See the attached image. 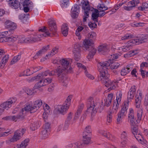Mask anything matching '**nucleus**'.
Returning <instances> with one entry per match:
<instances>
[{
	"label": "nucleus",
	"instance_id": "19",
	"mask_svg": "<svg viewBox=\"0 0 148 148\" xmlns=\"http://www.w3.org/2000/svg\"><path fill=\"white\" fill-rule=\"evenodd\" d=\"M82 3V8L84 11V14L85 16H89V12L90 10V7L89 4V2H86L85 1L83 0L81 2Z\"/></svg>",
	"mask_w": 148,
	"mask_h": 148
},
{
	"label": "nucleus",
	"instance_id": "35",
	"mask_svg": "<svg viewBox=\"0 0 148 148\" xmlns=\"http://www.w3.org/2000/svg\"><path fill=\"white\" fill-rule=\"evenodd\" d=\"M21 57V54H19L18 55L15 56L11 61L10 64L11 65L14 64L15 63L20 60Z\"/></svg>",
	"mask_w": 148,
	"mask_h": 148
},
{
	"label": "nucleus",
	"instance_id": "55",
	"mask_svg": "<svg viewBox=\"0 0 148 148\" xmlns=\"http://www.w3.org/2000/svg\"><path fill=\"white\" fill-rule=\"evenodd\" d=\"M29 16V14H22L19 15V18L21 20H23L26 17L27 18Z\"/></svg>",
	"mask_w": 148,
	"mask_h": 148
},
{
	"label": "nucleus",
	"instance_id": "56",
	"mask_svg": "<svg viewBox=\"0 0 148 148\" xmlns=\"http://www.w3.org/2000/svg\"><path fill=\"white\" fill-rule=\"evenodd\" d=\"M132 37V35H130L128 34H127L123 37H122L121 39V40H125L126 39H129L131 38Z\"/></svg>",
	"mask_w": 148,
	"mask_h": 148
},
{
	"label": "nucleus",
	"instance_id": "49",
	"mask_svg": "<svg viewBox=\"0 0 148 148\" xmlns=\"http://www.w3.org/2000/svg\"><path fill=\"white\" fill-rule=\"evenodd\" d=\"M97 8L99 10H101V9H103V8H106L104 10H107L108 9V8L105 5L103 4H100L99 3L97 6Z\"/></svg>",
	"mask_w": 148,
	"mask_h": 148
},
{
	"label": "nucleus",
	"instance_id": "41",
	"mask_svg": "<svg viewBox=\"0 0 148 148\" xmlns=\"http://www.w3.org/2000/svg\"><path fill=\"white\" fill-rule=\"evenodd\" d=\"M112 62L110 63L112 64L111 65H110V67L111 69H117L119 67L120 64L118 62H114L113 63V61L112 60L111 61Z\"/></svg>",
	"mask_w": 148,
	"mask_h": 148
},
{
	"label": "nucleus",
	"instance_id": "28",
	"mask_svg": "<svg viewBox=\"0 0 148 148\" xmlns=\"http://www.w3.org/2000/svg\"><path fill=\"white\" fill-rule=\"evenodd\" d=\"M132 40L129 41L127 43L128 45L121 47V48L123 52H126L130 49L131 46L134 45V44L131 42Z\"/></svg>",
	"mask_w": 148,
	"mask_h": 148
},
{
	"label": "nucleus",
	"instance_id": "1",
	"mask_svg": "<svg viewBox=\"0 0 148 148\" xmlns=\"http://www.w3.org/2000/svg\"><path fill=\"white\" fill-rule=\"evenodd\" d=\"M99 105L100 103L98 102L95 103L93 98L91 97H90L87 101V110L86 112L84 113L82 116L80 118L81 120L83 121L86 119L87 114L86 112L91 113L92 115L96 113L97 111Z\"/></svg>",
	"mask_w": 148,
	"mask_h": 148
},
{
	"label": "nucleus",
	"instance_id": "47",
	"mask_svg": "<svg viewBox=\"0 0 148 148\" xmlns=\"http://www.w3.org/2000/svg\"><path fill=\"white\" fill-rule=\"evenodd\" d=\"M56 51V47L53 48L52 50L50 52V53H48L47 55H46V57H51L55 55V51Z\"/></svg>",
	"mask_w": 148,
	"mask_h": 148
},
{
	"label": "nucleus",
	"instance_id": "25",
	"mask_svg": "<svg viewBox=\"0 0 148 148\" xmlns=\"http://www.w3.org/2000/svg\"><path fill=\"white\" fill-rule=\"evenodd\" d=\"M135 87V86H133L130 89L128 92L127 98L128 99H131L134 97L136 91Z\"/></svg>",
	"mask_w": 148,
	"mask_h": 148
},
{
	"label": "nucleus",
	"instance_id": "29",
	"mask_svg": "<svg viewBox=\"0 0 148 148\" xmlns=\"http://www.w3.org/2000/svg\"><path fill=\"white\" fill-rule=\"evenodd\" d=\"M40 124L41 123L40 122L36 121L34 122L33 123H32L30 124V128L32 130L34 131L37 129L38 127H39Z\"/></svg>",
	"mask_w": 148,
	"mask_h": 148
},
{
	"label": "nucleus",
	"instance_id": "59",
	"mask_svg": "<svg viewBox=\"0 0 148 148\" xmlns=\"http://www.w3.org/2000/svg\"><path fill=\"white\" fill-rule=\"evenodd\" d=\"M44 53L41 50L39 51L34 57V58L36 59L39 57V56H41V55Z\"/></svg>",
	"mask_w": 148,
	"mask_h": 148
},
{
	"label": "nucleus",
	"instance_id": "48",
	"mask_svg": "<svg viewBox=\"0 0 148 148\" xmlns=\"http://www.w3.org/2000/svg\"><path fill=\"white\" fill-rule=\"evenodd\" d=\"M73 114V113L71 112H69L67 115L66 119L65 121L70 122L72 118Z\"/></svg>",
	"mask_w": 148,
	"mask_h": 148
},
{
	"label": "nucleus",
	"instance_id": "11",
	"mask_svg": "<svg viewBox=\"0 0 148 148\" xmlns=\"http://www.w3.org/2000/svg\"><path fill=\"white\" fill-rule=\"evenodd\" d=\"M148 38V34H142L139 37H137L136 39L132 40L131 42L136 45H138L140 43H143L147 41Z\"/></svg>",
	"mask_w": 148,
	"mask_h": 148
},
{
	"label": "nucleus",
	"instance_id": "15",
	"mask_svg": "<svg viewBox=\"0 0 148 148\" xmlns=\"http://www.w3.org/2000/svg\"><path fill=\"white\" fill-rule=\"evenodd\" d=\"M40 79V81L38 82L34 86V87H35V89L40 88L42 86L47 85L51 83L52 81V79L48 78H46L44 79Z\"/></svg>",
	"mask_w": 148,
	"mask_h": 148
},
{
	"label": "nucleus",
	"instance_id": "4",
	"mask_svg": "<svg viewBox=\"0 0 148 148\" xmlns=\"http://www.w3.org/2000/svg\"><path fill=\"white\" fill-rule=\"evenodd\" d=\"M17 100L16 97L11 98L7 101L1 104L0 105V115L5 110H8L11 107L12 105L14 104Z\"/></svg>",
	"mask_w": 148,
	"mask_h": 148
},
{
	"label": "nucleus",
	"instance_id": "8",
	"mask_svg": "<svg viewBox=\"0 0 148 148\" xmlns=\"http://www.w3.org/2000/svg\"><path fill=\"white\" fill-rule=\"evenodd\" d=\"M142 113V110H139L137 112V119H136L134 116L128 118V121L130 122L131 125H135L140 122L141 119Z\"/></svg>",
	"mask_w": 148,
	"mask_h": 148
},
{
	"label": "nucleus",
	"instance_id": "57",
	"mask_svg": "<svg viewBox=\"0 0 148 148\" xmlns=\"http://www.w3.org/2000/svg\"><path fill=\"white\" fill-rule=\"evenodd\" d=\"M131 99H129L127 98V101L124 102V105L123 106L125 107V108H128L129 103L131 101Z\"/></svg>",
	"mask_w": 148,
	"mask_h": 148
},
{
	"label": "nucleus",
	"instance_id": "42",
	"mask_svg": "<svg viewBox=\"0 0 148 148\" xmlns=\"http://www.w3.org/2000/svg\"><path fill=\"white\" fill-rule=\"evenodd\" d=\"M29 0H21V5L23 7H28V4H29Z\"/></svg>",
	"mask_w": 148,
	"mask_h": 148
},
{
	"label": "nucleus",
	"instance_id": "62",
	"mask_svg": "<svg viewBox=\"0 0 148 148\" xmlns=\"http://www.w3.org/2000/svg\"><path fill=\"white\" fill-rule=\"evenodd\" d=\"M44 33L41 34L40 35V36L41 37H46L49 36L50 33L49 31V30H47L46 32H44Z\"/></svg>",
	"mask_w": 148,
	"mask_h": 148
},
{
	"label": "nucleus",
	"instance_id": "22",
	"mask_svg": "<svg viewBox=\"0 0 148 148\" xmlns=\"http://www.w3.org/2000/svg\"><path fill=\"white\" fill-rule=\"evenodd\" d=\"M10 2H9L8 3L10 7L14 9H17L19 7L20 9H21L22 6L21 1L20 2L16 0H10Z\"/></svg>",
	"mask_w": 148,
	"mask_h": 148
},
{
	"label": "nucleus",
	"instance_id": "7",
	"mask_svg": "<svg viewBox=\"0 0 148 148\" xmlns=\"http://www.w3.org/2000/svg\"><path fill=\"white\" fill-rule=\"evenodd\" d=\"M69 106V103L67 104H63L58 105L57 108V113L56 114V117H59L60 114L64 115L67 113Z\"/></svg>",
	"mask_w": 148,
	"mask_h": 148
},
{
	"label": "nucleus",
	"instance_id": "54",
	"mask_svg": "<svg viewBox=\"0 0 148 148\" xmlns=\"http://www.w3.org/2000/svg\"><path fill=\"white\" fill-rule=\"evenodd\" d=\"M144 105L146 107V109L148 111V96H146L145 98Z\"/></svg>",
	"mask_w": 148,
	"mask_h": 148
},
{
	"label": "nucleus",
	"instance_id": "63",
	"mask_svg": "<svg viewBox=\"0 0 148 148\" xmlns=\"http://www.w3.org/2000/svg\"><path fill=\"white\" fill-rule=\"evenodd\" d=\"M134 136L137 140H138L139 142H141L142 141V139L141 138H142V136L139 133L138 135H136Z\"/></svg>",
	"mask_w": 148,
	"mask_h": 148
},
{
	"label": "nucleus",
	"instance_id": "45",
	"mask_svg": "<svg viewBox=\"0 0 148 148\" xmlns=\"http://www.w3.org/2000/svg\"><path fill=\"white\" fill-rule=\"evenodd\" d=\"M100 79L102 81H103V82H105V85L107 87H109L110 86L111 84V82L108 80V78H107L106 79L104 80L101 79Z\"/></svg>",
	"mask_w": 148,
	"mask_h": 148
},
{
	"label": "nucleus",
	"instance_id": "37",
	"mask_svg": "<svg viewBox=\"0 0 148 148\" xmlns=\"http://www.w3.org/2000/svg\"><path fill=\"white\" fill-rule=\"evenodd\" d=\"M125 106H123V107L121 108V111L120 112L119 114H120V115L125 116L127 113V110L128 108H125Z\"/></svg>",
	"mask_w": 148,
	"mask_h": 148
},
{
	"label": "nucleus",
	"instance_id": "23",
	"mask_svg": "<svg viewBox=\"0 0 148 148\" xmlns=\"http://www.w3.org/2000/svg\"><path fill=\"white\" fill-rule=\"evenodd\" d=\"M18 37L16 36L14 37L13 36H6L5 37H3L0 39V42H2L8 41H10L14 42L17 40Z\"/></svg>",
	"mask_w": 148,
	"mask_h": 148
},
{
	"label": "nucleus",
	"instance_id": "44",
	"mask_svg": "<svg viewBox=\"0 0 148 148\" xmlns=\"http://www.w3.org/2000/svg\"><path fill=\"white\" fill-rule=\"evenodd\" d=\"M88 26L92 30L94 28L96 27L97 26V24L95 23H92L90 22L88 23Z\"/></svg>",
	"mask_w": 148,
	"mask_h": 148
},
{
	"label": "nucleus",
	"instance_id": "34",
	"mask_svg": "<svg viewBox=\"0 0 148 148\" xmlns=\"http://www.w3.org/2000/svg\"><path fill=\"white\" fill-rule=\"evenodd\" d=\"M29 141V138L25 139L20 145L19 147L20 148H26V146L28 145Z\"/></svg>",
	"mask_w": 148,
	"mask_h": 148
},
{
	"label": "nucleus",
	"instance_id": "46",
	"mask_svg": "<svg viewBox=\"0 0 148 148\" xmlns=\"http://www.w3.org/2000/svg\"><path fill=\"white\" fill-rule=\"evenodd\" d=\"M24 74L23 76H28L32 75L33 73L30 72V69H27L24 71Z\"/></svg>",
	"mask_w": 148,
	"mask_h": 148
},
{
	"label": "nucleus",
	"instance_id": "64",
	"mask_svg": "<svg viewBox=\"0 0 148 148\" xmlns=\"http://www.w3.org/2000/svg\"><path fill=\"white\" fill-rule=\"evenodd\" d=\"M75 143H70L66 145V148H76V146L75 145Z\"/></svg>",
	"mask_w": 148,
	"mask_h": 148
},
{
	"label": "nucleus",
	"instance_id": "9",
	"mask_svg": "<svg viewBox=\"0 0 148 148\" xmlns=\"http://www.w3.org/2000/svg\"><path fill=\"white\" fill-rule=\"evenodd\" d=\"M96 34L94 32L89 33L87 36V38H86L84 41L83 45L86 47L88 45L93 44V40H95L96 38Z\"/></svg>",
	"mask_w": 148,
	"mask_h": 148
},
{
	"label": "nucleus",
	"instance_id": "53",
	"mask_svg": "<svg viewBox=\"0 0 148 148\" xmlns=\"http://www.w3.org/2000/svg\"><path fill=\"white\" fill-rule=\"evenodd\" d=\"M73 54L74 55V58L75 60L77 61H78L80 59V52L73 53Z\"/></svg>",
	"mask_w": 148,
	"mask_h": 148
},
{
	"label": "nucleus",
	"instance_id": "32",
	"mask_svg": "<svg viewBox=\"0 0 148 148\" xmlns=\"http://www.w3.org/2000/svg\"><path fill=\"white\" fill-rule=\"evenodd\" d=\"M81 46L78 43H77L73 45V53L80 52Z\"/></svg>",
	"mask_w": 148,
	"mask_h": 148
},
{
	"label": "nucleus",
	"instance_id": "50",
	"mask_svg": "<svg viewBox=\"0 0 148 148\" xmlns=\"http://www.w3.org/2000/svg\"><path fill=\"white\" fill-rule=\"evenodd\" d=\"M124 117L120 114H118V118L117 119V124H120L121 122L122 119Z\"/></svg>",
	"mask_w": 148,
	"mask_h": 148
},
{
	"label": "nucleus",
	"instance_id": "40",
	"mask_svg": "<svg viewBox=\"0 0 148 148\" xmlns=\"http://www.w3.org/2000/svg\"><path fill=\"white\" fill-rule=\"evenodd\" d=\"M135 97L136 98L135 99V105L136 107L137 108H138L140 107L141 100L139 99V97H137L135 96Z\"/></svg>",
	"mask_w": 148,
	"mask_h": 148
},
{
	"label": "nucleus",
	"instance_id": "21",
	"mask_svg": "<svg viewBox=\"0 0 148 148\" xmlns=\"http://www.w3.org/2000/svg\"><path fill=\"white\" fill-rule=\"evenodd\" d=\"M26 130V129L25 128H21L17 130L14 132V136L18 140L21 138Z\"/></svg>",
	"mask_w": 148,
	"mask_h": 148
},
{
	"label": "nucleus",
	"instance_id": "2",
	"mask_svg": "<svg viewBox=\"0 0 148 148\" xmlns=\"http://www.w3.org/2000/svg\"><path fill=\"white\" fill-rule=\"evenodd\" d=\"M112 59H109L108 61L100 62L98 66V71L99 72L100 78L101 79L105 80L109 77L108 73V67L110 66Z\"/></svg>",
	"mask_w": 148,
	"mask_h": 148
},
{
	"label": "nucleus",
	"instance_id": "43",
	"mask_svg": "<svg viewBox=\"0 0 148 148\" xmlns=\"http://www.w3.org/2000/svg\"><path fill=\"white\" fill-rule=\"evenodd\" d=\"M75 145L76 146V148L82 147L85 146L82 141H77L75 143Z\"/></svg>",
	"mask_w": 148,
	"mask_h": 148
},
{
	"label": "nucleus",
	"instance_id": "61",
	"mask_svg": "<svg viewBox=\"0 0 148 148\" xmlns=\"http://www.w3.org/2000/svg\"><path fill=\"white\" fill-rule=\"evenodd\" d=\"M50 45H48L46 46L43 47L41 49V50L44 53L47 51L49 48Z\"/></svg>",
	"mask_w": 148,
	"mask_h": 148
},
{
	"label": "nucleus",
	"instance_id": "39",
	"mask_svg": "<svg viewBox=\"0 0 148 148\" xmlns=\"http://www.w3.org/2000/svg\"><path fill=\"white\" fill-rule=\"evenodd\" d=\"M83 140L82 141L84 145L89 144L90 143V137H83Z\"/></svg>",
	"mask_w": 148,
	"mask_h": 148
},
{
	"label": "nucleus",
	"instance_id": "36",
	"mask_svg": "<svg viewBox=\"0 0 148 148\" xmlns=\"http://www.w3.org/2000/svg\"><path fill=\"white\" fill-rule=\"evenodd\" d=\"M48 131L46 130L42 129L41 131V134L42 138L44 139H45L48 137L49 135Z\"/></svg>",
	"mask_w": 148,
	"mask_h": 148
},
{
	"label": "nucleus",
	"instance_id": "5",
	"mask_svg": "<svg viewBox=\"0 0 148 148\" xmlns=\"http://www.w3.org/2000/svg\"><path fill=\"white\" fill-rule=\"evenodd\" d=\"M42 104V101L39 99L36 101L34 106L30 104L26 105L25 109L26 110H30L31 113H34L36 112Z\"/></svg>",
	"mask_w": 148,
	"mask_h": 148
},
{
	"label": "nucleus",
	"instance_id": "26",
	"mask_svg": "<svg viewBox=\"0 0 148 148\" xmlns=\"http://www.w3.org/2000/svg\"><path fill=\"white\" fill-rule=\"evenodd\" d=\"M109 50L107 47L104 45H101L98 47V51L100 53L103 55L106 54L108 51Z\"/></svg>",
	"mask_w": 148,
	"mask_h": 148
},
{
	"label": "nucleus",
	"instance_id": "27",
	"mask_svg": "<svg viewBox=\"0 0 148 148\" xmlns=\"http://www.w3.org/2000/svg\"><path fill=\"white\" fill-rule=\"evenodd\" d=\"M113 96V94L112 93L108 94L106 99L104 100V106L108 107L111 105Z\"/></svg>",
	"mask_w": 148,
	"mask_h": 148
},
{
	"label": "nucleus",
	"instance_id": "31",
	"mask_svg": "<svg viewBox=\"0 0 148 148\" xmlns=\"http://www.w3.org/2000/svg\"><path fill=\"white\" fill-rule=\"evenodd\" d=\"M131 70L132 69L129 66L127 65L126 68L124 67L122 69L121 71V75L123 76H125L130 72Z\"/></svg>",
	"mask_w": 148,
	"mask_h": 148
},
{
	"label": "nucleus",
	"instance_id": "20",
	"mask_svg": "<svg viewBox=\"0 0 148 148\" xmlns=\"http://www.w3.org/2000/svg\"><path fill=\"white\" fill-rule=\"evenodd\" d=\"M48 28L49 31L53 34L56 33V21L54 20L51 19L48 22Z\"/></svg>",
	"mask_w": 148,
	"mask_h": 148
},
{
	"label": "nucleus",
	"instance_id": "6",
	"mask_svg": "<svg viewBox=\"0 0 148 148\" xmlns=\"http://www.w3.org/2000/svg\"><path fill=\"white\" fill-rule=\"evenodd\" d=\"M39 40L38 37L34 36H30L26 38L24 36H19L18 37V43H34L37 41Z\"/></svg>",
	"mask_w": 148,
	"mask_h": 148
},
{
	"label": "nucleus",
	"instance_id": "16",
	"mask_svg": "<svg viewBox=\"0 0 148 148\" xmlns=\"http://www.w3.org/2000/svg\"><path fill=\"white\" fill-rule=\"evenodd\" d=\"M79 6L77 4L73 6L71 10V16L73 18H77L79 14Z\"/></svg>",
	"mask_w": 148,
	"mask_h": 148
},
{
	"label": "nucleus",
	"instance_id": "17",
	"mask_svg": "<svg viewBox=\"0 0 148 148\" xmlns=\"http://www.w3.org/2000/svg\"><path fill=\"white\" fill-rule=\"evenodd\" d=\"M55 71H52L50 72L49 71L47 70L41 74H39L36 76L34 78L37 80L40 79H43V78L46 76L48 74L50 76L54 75L55 74Z\"/></svg>",
	"mask_w": 148,
	"mask_h": 148
},
{
	"label": "nucleus",
	"instance_id": "52",
	"mask_svg": "<svg viewBox=\"0 0 148 148\" xmlns=\"http://www.w3.org/2000/svg\"><path fill=\"white\" fill-rule=\"evenodd\" d=\"M50 124L47 122L45 123V124L44 125L42 129L45 130H46L48 131L49 130V129L50 128Z\"/></svg>",
	"mask_w": 148,
	"mask_h": 148
},
{
	"label": "nucleus",
	"instance_id": "30",
	"mask_svg": "<svg viewBox=\"0 0 148 148\" xmlns=\"http://www.w3.org/2000/svg\"><path fill=\"white\" fill-rule=\"evenodd\" d=\"M131 5L129 6H123V8L125 10L127 11H130L133 8L135 7L136 6L135 1L132 0L129 1L128 2V5Z\"/></svg>",
	"mask_w": 148,
	"mask_h": 148
},
{
	"label": "nucleus",
	"instance_id": "18",
	"mask_svg": "<svg viewBox=\"0 0 148 148\" xmlns=\"http://www.w3.org/2000/svg\"><path fill=\"white\" fill-rule=\"evenodd\" d=\"M9 58V55H5L3 51L0 49V64H5L8 61Z\"/></svg>",
	"mask_w": 148,
	"mask_h": 148
},
{
	"label": "nucleus",
	"instance_id": "33",
	"mask_svg": "<svg viewBox=\"0 0 148 148\" xmlns=\"http://www.w3.org/2000/svg\"><path fill=\"white\" fill-rule=\"evenodd\" d=\"M99 134L108 139H110L112 136L111 135L109 132H107L103 130H99Z\"/></svg>",
	"mask_w": 148,
	"mask_h": 148
},
{
	"label": "nucleus",
	"instance_id": "24",
	"mask_svg": "<svg viewBox=\"0 0 148 148\" xmlns=\"http://www.w3.org/2000/svg\"><path fill=\"white\" fill-rule=\"evenodd\" d=\"M84 106V105L82 103L79 106L78 109L75 114L74 117L73 119L74 121L75 122L76 120L78 119L81 113L82 110Z\"/></svg>",
	"mask_w": 148,
	"mask_h": 148
},
{
	"label": "nucleus",
	"instance_id": "38",
	"mask_svg": "<svg viewBox=\"0 0 148 148\" xmlns=\"http://www.w3.org/2000/svg\"><path fill=\"white\" fill-rule=\"evenodd\" d=\"M132 125V126L131 127L132 132L134 136H135L136 135H137L138 132L137 126L135 125Z\"/></svg>",
	"mask_w": 148,
	"mask_h": 148
},
{
	"label": "nucleus",
	"instance_id": "51",
	"mask_svg": "<svg viewBox=\"0 0 148 148\" xmlns=\"http://www.w3.org/2000/svg\"><path fill=\"white\" fill-rule=\"evenodd\" d=\"M134 116V111L132 108L129 109L128 118Z\"/></svg>",
	"mask_w": 148,
	"mask_h": 148
},
{
	"label": "nucleus",
	"instance_id": "60",
	"mask_svg": "<svg viewBox=\"0 0 148 148\" xmlns=\"http://www.w3.org/2000/svg\"><path fill=\"white\" fill-rule=\"evenodd\" d=\"M84 72L88 78L92 79H93L94 78V77L90 74L86 70Z\"/></svg>",
	"mask_w": 148,
	"mask_h": 148
},
{
	"label": "nucleus",
	"instance_id": "14",
	"mask_svg": "<svg viewBox=\"0 0 148 148\" xmlns=\"http://www.w3.org/2000/svg\"><path fill=\"white\" fill-rule=\"evenodd\" d=\"M93 44L88 45L86 47L84 45H83V48H84L85 50H88L89 51V53L87 56L88 59L92 58L97 51L96 49L93 47Z\"/></svg>",
	"mask_w": 148,
	"mask_h": 148
},
{
	"label": "nucleus",
	"instance_id": "10",
	"mask_svg": "<svg viewBox=\"0 0 148 148\" xmlns=\"http://www.w3.org/2000/svg\"><path fill=\"white\" fill-rule=\"evenodd\" d=\"M5 25L6 27L9 29V30L8 31L5 32L4 33L6 34H9V35L12 33L17 27V25L15 23L9 20H7L5 21Z\"/></svg>",
	"mask_w": 148,
	"mask_h": 148
},
{
	"label": "nucleus",
	"instance_id": "3",
	"mask_svg": "<svg viewBox=\"0 0 148 148\" xmlns=\"http://www.w3.org/2000/svg\"><path fill=\"white\" fill-rule=\"evenodd\" d=\"M72 59H70L69 61L66 59H63L59 60V62L61 65L59 66L56 69V73H57L58 77L60 79V81L61 82L63 79V73H65L66 71V69L68 68L70 62H72Z\"/></svg>",
	"mask_w": 148,
	"mask_h": 148
},
{
	"label": "nucleus",
	"instance_id": "12",
	"mask_svg": "<svg viewBox=\"0 0 148 148\" xmlns=\"http://www.w3.org/2000/svg\"><path fill=\"white\" fill-rule=\"evenodd\" d=\"M26 107L25 105L24 108H22L20 112H19L16 116H13L12 118L14 119V121L16 122L18 120H22L25 118V114L27 112H30L29 110H26L25 109Z\"/></svg>",
	"mask_w": 148,
	"mask_h": 148
},
{
	"label": "nucleus",
	"instance_id": "13",
	"mask_svg": "<svg viewBox=\"0 0 148 148\" xmlns=\"http://www.w3.org/2000/svg\"><path fill=\"white\" fill-rule=\"evenodd\" d=\"M116 101L113 103L112 110L114 112L116 113L119 107V103L121 101L122 97L121 92H117L116 94Z\"/></svg>",
	"mask_w": 148,
	"mask_h": 148
},
{
	"label": "nucleus",
	"instance_id": "58",
	"mask_svg": "<svg viewBox=\"0 0 148 148\" xmlns=\"http://www.w3.org/2000/svg\"><path fill=\"white\" fill-rule=\"evenodd\" d=\"M66 30L69 31L68 25L66 24H64L62 26L61 31H66Z\"/></svg>",
	"mask_w": 148,
	"mask_h": 148
}]
</instances>
